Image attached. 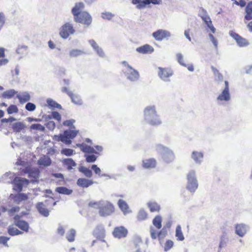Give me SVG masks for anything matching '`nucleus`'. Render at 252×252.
I'll return each instance as SVG.
<instances>
[{"instance_id":"obj_1","label":"nucleus","mask_w":252,"mask_h":252,"mask_svg":"<svg viewBox=\"0 0 252 252\" xmlns=\"http://www.w3.org/2000/svg\"><path fill=\"white\" fill-rule=\"evenodd\" d=\"M144 121L147 124L154 126H158L161 124V121L157 114L154 105L147 106L144 111Z\"/></svg>"},{"instance_id":"obj_2","label":"nucleus","mask_w":252,"mask_h":252,"mask_svg":"<svg viewBox=\"0 0 252 252\" xmlns=\"http://www.w3.org/2000/svg\"><path fill=\"white\" fill-rule=\"evenodd\" d=\"M187 189L191 193H193L198 187V181L194 170L190 171L187 175Z\"/></svg>"},{"instance_id":"obj_3","label":"nucleus","mask_w":252,"mask_h":252,"mask_svg":"<svg viewBox=\"0 0 252 252\" xmlns=\"http://www.w3.org/2000/svg\"><path fill=\"white\" fill-rule=\"evenodd\" d=\"M156 148L157 151L161 155L162 158L165 162L169 163L174 159V153L169 148L160 144L157 145Z\"/></svg>"},{"instance_id":"obj_4","label":"nucleus","mask_w":252,"mask_h":252,"mask_svg":"<svg viewBox=\"0 0 252 252\" xmlns=\"http://www.w3.org/2000/svg\"><path fill=\"white\" fill-rule=\"evenodd\" d=\"M78 132V130H66L63 134L60 136H55L56 139L58 141H61L66 145H69L71 143V139L74 138Z\"/></svg>"},{"instance_id":"obj_5","label":"nucleus","mask_w":252,"mask_h":252,"mask_svg":"<svg viewBox=\"0 0 252 252\" xmlns=\"http://www.w3.org/2000/svg\"><path fill=\"white\" fill-rule=\"evenodd\" d=\"M114 211V208L110 202L103 200L100 206L99 213L100 216L106 217L111 215Z\"/></svg>"},{"instance_id":"obj_6","label":"nucleus","mask_w":252,"mask_h":252,"mask_svg":"<svg viewBox=\"0 0 252 252\" xmlns=\"http://www.w3.org/2000/svg\"><path fill=\"white\" fill-rule=\"evenodd\" d=\"M74 21L86 25H89L92 21L91 16L86 11H82L81 13L74 18Z\"/></svg>"},{"instance_id":"obj_7","label":"nucleus","mask_w":252,"mask_h":252,"mask_svg":"<svg viewBox=\"0 0 252 252\" xmlns=\"http://www.w3.org/2000/svg\"><path fill=\"white\" fill-rule=\"evenodd\" d=\"M124 71L126 78L131 81H135L139 77L138 72L129 65Z\"/></svg>"},{"instance_id":"obj_8","label":"nucleus","mask_w":252,"mask_h":252,"mask_svg":"<svg viewBox=\"0 0 252 252\" xmlns=\"http://www.w3.org/2000/svg\"><path fill=\"white\" fill-rule=\"evenodd\" d=\"M158 70V76L162 80L165 82L170 81L169 78L173 74V71L171 69L159 67Z\"/></svg>"},{"instance_id":"obj_9","label":"nucleus","mask_w":252,"mask_h":252,"mask_svg":"<svg viewBox=\"0 0 252 252\" xmlns=\"http://www.w3.org/2000/svg\"><path fill=\"white\" fill-rule=\"evenodd\" d=\"M29 183V180L25 178L16 177L13 180V189L17 191L20 192L22 190L23 186L25 185H28Z\"/></svg>"},{"instance_id":"obj_10","label":"nucleus","mask_w":252,"mask_h":252,"mask_svg":"<svg viewBox=\"0 0 252 252\" xmlns=\"http://www.w3.org/2000/svg\"><path fill=\"white\" fill-rule=\"evenodd\" d=\"M113 234L117 238H125L127 234V230L124 226L115 227L113 230Z\"/></svg>"},{"instance_id":"obj_11","label":"nucleus","mask_w":252,"mask_h":252,"mask_svg":"<svg viewBox=\"0 0 252 252\" xmlns=\"http://www.w3.org/2000/svg\"><path fill=\"white\" fill-rule=\"evenodd\" d=\"M235 228V233L240 237H243L249 229V226L244 223L237 224Z\"/></svg>"},{"instance_id":"obj_12","label":"nucleus","mask_w":252,"mask_h":252,"mask_svg":"<svg viewBox=\"0 0 252 252\" xmlns=\"http://www.w3.org/2000/svg\"><path fill=\"white\" fill-rule=\"evenodd\" d=\"M229 33L231 36L236 40L239 46L244 47L249 44V42L246 39L242 37L236 32H229Z\"/></svg>"},{"instance_id":"obj_13","label":"nucleus","mask_w":252,"mask_h":252,"mask_svg":"<svg viewBox=\"0 0 252 252\" xmlns=\"http://www.w3.org/2000/svg\"><path fill=\"white\" fill-rule=\"evenodd\" d=\"M230 99L231 95L229 91L227 90H223L217 98V100L220 102L219 104H221L223 101H229Z\"/></svg>"},{"instance_id":"obj_14","label":"nucleus","mask_w":252,"mask_h":252,"mask_svg":"<svg viewBox=\"0 0 252 252\" xmlns=\"http://www.w3.org/2000/svg\"><path fill=\"white\" fill-rule=\"evenodd\" d=\"M85 8V4L82 2H77L72 8L71 12L74 18L82 13L81 11Z\"/></svg>"},{"instance_id":"obj_15","label":"nucleus","mask_w":252,"mask_h":252,"mask_svg":"<svg viewBox=\"0 0 252 252\" xmlns=\"http://www.w3.org/2000/svg\"><path fill=\"white\" fill-rule=\"evenodd\" d=\"M136 51L139 53L146 54L153 53L154 49L153 47L149 44H145L143 46L137 48Z\"/></svg>"},{"instance_id":"obj_16","label":"nucleus","mask_w":252,"mask_h":252,"mask_svg":"<svg viewBox=\"0 0 252 252\" xmlns=\"http://www.w3.org/2000/svg\"><path fill=\"white\" fill-rule=\"evenodd\" d=\"M76 146L80 148L81 150L84 153L97 154V152L93 147L88 146L85 143L77 144Z\"/></svg>"},{"instance_id":"obj_17","label":"nucleus","mask_w":252,"mask_h":252,"mask_svg":"<svg viewBox=\"0 0 252 252\" xmlns=\"http://www.w3.org/2000/svg\"><path fill=\"white\" fill-rule=\"evenodd\" d=\"M93 184L94 182L92 180L83 178H79L77 181V185L82 188H88Z\"/></svg>"},{"instance_id":"obj_18","label":"nucleus","mask_w":252,"mask_h":252,"mask_svg":"<svg viewBox=\"0 0 252 252\" xmlns=\"http://www.w3.org/2000/svg\"><path fill=\"white\" fill-rule=\"evenodd\" d=\"M36 207L39 213L44 217H47L49 215V211L42 202L37 203Z\"/></svg>"},{"instance_id":"obj_19","label":"nucleus","mask_w":252,"mask_h":252,"mask_svg":"<svg viewBox=\"0 0 252 252\" xmlns=\"http://www.w3.org/2000/svg\"><path fill=\"white\" fill-rule=\"evenodd\" d=\"M16 97L21 103H25L31 99V95L27 92H24L21 94H17Z\"/></svg>"},{"instance_id":"obj_20","label":"nucleus","mask_w":252,"mask_h":252,"mask_svg":"<svg viewBox=\"0 0 252 252\" xmlns=\"http://www.w3.org/2000/svg\"><path fill=\"white\" fill-rule=\"evenodd\" d=\"M148 0H131V3L136 5V8L138 9H142L148 6Z\"/></svg>"},{"instance_id":"obj_21","label":"nucleus","mask_w":252,"mask_h":252,"mask_svg":"<svg viewBox=\"0 0 252 252\" xmlns=\"http://www.w3.org/2000/svg\"><path fill=\"white\" fill-rule=\"evenodd\" d=\"M11 127L14 132H20L26 127L25 124L23 122H19L11 124Z\"/></svg>"},{"instance_id":"obj_22","label":"nucleus","mask_w":252,"mask_h":252,"mask_svg":"<svg viewBox=\"0 0 252 252\" xmlns=\"http://www.w3.org/2000/svg\"><path fill=\"white\" fill-rule=\"evenodd\" d=\"M90 44L91 45L93 49L96 51L97 54L101 57H104V53L103 50L100 48L97 43L94 40H90L89 41Z\"/></svg>"},{"instance_id":"obj_23","label":"nucleus","mask_w":252,"mask_h":252,"mask_svg":"<svg viewBox=\"0 0 252 252\" xmlns=\"http://www.w3.org/2000/svg\"><path fill=\"white\" fill-rule=\"evenodd\" d=\"M37 163L40 165H43L44 166H49L51 164V159L48 156H43L41 157L37 161Z\"/></svg>"},{"instance_id":"obj_24","label":"nucleus","mask_w":252,"mask_h":252,"mask_svg":"<svg viewBox=\"0 0 252 252\" xmlns=\"http://www.w3.org/2000/svg\"><path fill=\"white\" fill-rule=\"evenodd\" d=\"M118 204L125 215L130 213V211L129 210L128 206L125 201L120 199L118 201Z\"/></svg>"},{"instance_id":"obj_25","label":"nucleus","mask_w":252,"mask_h":252,"mask_svg":"<svg viewBox=\"0 0 252 252\" xmlns=\"http://www.w3.org/2000/svg\"><path fill=\"white\" fill-rule=\"evenodd\" d=\"M153 37L158 41L166 38L170 36V32H153Z\"/></svg>"},{"instance_id":"obj_26","label":"nucleus","mask_w":252,"mask_h":252,"mask_svg":"<svg viewBox=\"0 0 252 252\" xmlns=\"http://www.w3.org/2000/svg\"><path fill=\"white\" fill-rule=\"evenodd\" d=\"M203 154L201 152L194 151L192 153L191 158L196 163L200 164L203 159Z\"/></svg>"},{"instance_id":"obj_27","label":"nucleus","mask_w":252,"mask_h":252,"mask_svg":"<svg viewBox=\"0 0 252 252\" xmlns=\"http://www.w3.org/2000/svg\"><path fill=\"white\" fill-rule=\"evenodd\" d=\"M156 161L154 158L145 159L143 161V166L145 168H151L155 167Z\"/></svg>"},{"instance_id":"obj_28","label":"nucleus","mask_w":252,"mask_h":252,"mask_svg":"<svg viewBox=\"0 0 252 252\" xmlns=\"http://www.w3.org/2000/svg\"><path fill=\"white\" fill-rule=\"evenodd\" d=\"M15 225L24 231L28 232L29 231V223L25 220L16 221Z\"/></svg>"},{"instance_id":"obj_29","label":"nucleus","mask_w":252,"mask_h":252,"mask_svg":"<svg viewBox=\"0 0 252 252\" xmlns=\"http://www.w3.org/2000/svg\"><path fill=\"white\" fill-rule=\"evenodd\" d=\"M28 198V196L26 194L20 193L14 196L13 200L16 203L19 204L21 201L27 200Z\"/></svg>"},{"instance_id":"obj_30","label":"nucleus","mask_w":252,"mask_h":252,"mask_svg":"<svg viewBox=\"0 0 252 252\" xmlns=\"http://www.w3.org/2000/svg\"><path fill=\"white\" fill-rule=\"evenodd\" d=\"M63 163L67 166V169L69 170L73 169V167H75L77 165L75 162L70 158L63 159Z\"/></svg>"},{"instance_id":"obj_31","label":"nucleus","mask_w":252,"mask_h":252,"mask_svg":"<svg viewBox=\"0 0 252 252\" xmlns=\"http://www.w3.org/2000/svg\"><path fill=\"white\" fill-rule=\"evenodd\" d=\"M8 233L11 236H15L23 234V232L19 230L13 225H10L7 229Z\"/></svg>"},{"instance_id":"obj_32","label":"nucleus","mask_w":252,"mask_h":252,"mask_svg":"<svg viewBox=\"0 0 252 252\" xmlns=\"http://www.w3.org/2000/svg\"><path fill=\"white\" fill-rule=\"evenodd\" d=\"M79 172L82 173L86 177L91 178L93 176V172L91 169L83 166L78 168Z\"/></svg>"},{"instance_id":"obj_33","label":"nucleus","mask_w":252,"mask_h":252,"mask_svg":"<svg viewBox=\"0 0 252 252\" xmlns=\"http://www.w3.org/2000/svg\"><path fill=\"white\" fill-rule=\"evenodd\" d=\"M104 229L102 226H97L93 231V234L97 238L102 237L104 234Z\"/></svg>"},{"instance_id":"obj_34","label":"nucleus","mask_w":252,"mask_h":252,"mask_svg":"<svg viewBox=\"0 0 252 252\" xmlns=\"http://www.w3.org/2000/svg\"><path fill=\"white\" fill-rule=\"evenodd\" d=\"M18 92L13 89H10L4 92L2 94V97L4 98L10 99L15 94H17Z\"/></svg>"},{"instance_id":"obj_35","label":"nucleus","mask_w":252,"mask_h":252,"mask_svg":"<svg viewBox=\"0 0 252 252\" xmlns=\"http://www.w3.org/2000/svg\"><path fill=\"white\" fill-rule=\"evenodd\" d=\"M56 191L58 192L60 194L69 195L72 193V190L69 189L64 187H59L56 188L55 189Z\"/></svg>"},{"instance_id":"obj_36","label":"nucleus","mask_w":252,"mask_h":252,"mask_svg":"<svg viewBox=\"0 0 252 252\" xmlns=\"http://www.w3.org/2000/svg\"><path fill=\"white\" fill-rule=\"evenodd\" d=\"M165 232V231H164L163 228L159 232H158L153 226H151L150 228L151 236L153 239H157L158 236H160L162 233H164Z\"/></svg>"},{"instance_id":"obj_37","label":"nucleus","mask_w":252,"mask_h":252,"mask_svg":"<svg viewBox=\"0 0 252 252\" xmlns=\"http://www.w3.org/2000/svg\"><path fill=\"white\" fill-rule=\"evenodd\" d=\"M148 206L151 212H158L160 210V207L158 204L154 201H151L148 203Z\"/></svg>"},{"instance_id":"obj_38","label":"nucleus","mask_w":252,"mask_h":252,"mask_svg":"<svg viewBox=\"0 0 252 252\" xmlns=\"http://www.w3.org/2000/svg\"><path fill=\"white\" fill-rule=\"evenodd\" d=\"M47 103L50 108L53 109L56 108L62 109V106L51 98H48L47 99Z\"/></svg>"},{"instance_id":"obj_39","label":"nucleus","mask_w":252,"mask_h":252,"mask_svg":"<svg viewBox=\"0 0 252 252\" xmlns=\"http://www.w3.org/2000/svg\"><path fill=\"white\" fill-rule=\"evenodd\" d=\"M162 218L160 216H157L153 220V225L157 228L160 229L161 228L162 225Z\"/></svg>"},{"instance_id":"obj_40","label":"nucleus","mask_w":252,"mask_h":252,"mask_svg":"<svg viewBox=\"0 0 252 252\" xmlns=\"http://www.w3.org/2000/svg\"><path fill=\"white\" fill-rule=\"evenodd\" d=\"M227 240V234L224 232H223L220 238L219 248L221 249L225 247L226 245Z\"/></svg>"},{"instance_id":"obj_41","label":"nucleus","mask_w":252,"mask_h":252,"mask_svg":"<svg viewBox=\"0 0 252 252\" xmlns=\"http://www.w3.org/2000/svg\"><path fill=\"white\" fill-rule=\"evenodd\" d=\"M202 19L212 32H215V28L213 27L211 19L208 15L202 18Z\"/></svg>"},{"instance_id":"obj_42","label":"nucleus","mask_w":252,"mask_h":252,"mask_svg":"<svg viewBox=\"0 0 252 252\" xmlns=\"http://www.w3.org/2000/svg\"><path fill=\"white\" fill-rule=\"evenodd\" d=\"M61 32H75V31L71 23H66L61 27Z\"/></svg>"},{"instance_id":"obj_43","label":"nucleus","mask_w":252,"mask_h":252,"mask_svg":"<svg viewBox=\"0 0 252 252\" xmlns=\"http://www.w3.org/2000/svg\"><path fill=\"white\" fill-rule=\"evenodd\" d=\"M175 236L177 237V240L179 241H183L185 239L180 225L176 227Z\"/></svg>"},{"instance_id":"obj_44","label":"nucleus","mask_w":252,"mask_h":252,"mask_svg":"<svg viewBox=\"0 0 252 252\" xmlns=\"http://www.w3.org/2000/svg\"><path fill=\"white\" fill-rule=\"evenodd\" d=\"M137 218L139 220L142 221L147 218V214L143 209H140L138 213Z\"/></svg>"},{"instance_id":"obj_45","label":"nucleus","mask_w":252,"mask_h":252,"mask_svg":"<svg viewBox=\"0 0 252 252\" xmlns=\"http://www.w3.org/2000/svg\"><path fill=\"white\" fill-rule=\"evenodd\" d=\"M76 234V231L74 229H71L66 234V238L69 242H73L74 240V237Z\"/></svg>"},{"instance_id":"obj_46","label":"nucleus","mask_w":252,"mask_h":252,"mask_svg":"<svg viewBox=\"0 0 252 252\" xmlns=\"http://www.w3.org/2000/svg\"><path fill=\"white\" fill-rule=\"evenodd\" d=\"M211 69L216 77V79L218 81H222L223 76L219 72V70L214 66H212Z\"/></svg>"},{"instance_id":"obj_47","label":"nucleus","mask_w":252,"mask_h":252,"mask_svg":"<svg viewBox=\"0 0 252 252\" xmlns=\"http://www.w3.org/2000/svg\"><path fill=\"white\" fill-rule=\"evenodd\" d=\"M70 97L71 98L72 101L75 104L78 105L82 104V100L79 95L72 94Z\"/></svg>"},{"instance_id":"obj_48","label":"nucleus","mask_w":252,"mask_h":252,"mask_svg":"<svg viewBox=\"0 0 252 252\" xmlns=\"http://www.w3.org/2000/svg\"><path fill=\"white\" fill-rule=\"evenodd\" d=\"M17 106L14 104H11L7 109V113L9 115L18 112Z\"/></svg>"},{"instance_id":"obj_49","label":"nucleus","mask_w":252,"mask_h":252,"mask_svg":"<svg viewBox=\"0 0 252 252\" xmlns=\"http://www.w3.org/2000/svg\"><path fill=\"white\" fill-rule=\"evenodd\" d=\"M101 18L104 20H111L115 15L110 12H104L101 13Z\"/></svg>"},{"instance_id":"obj_50","label":"nucleus","mask_w":252,"mask_h":252,"mask_svg":"<svg viewBox=\"0 0 252 252\" xmlns=\"http://www.w3.org/2000/svg\"><path fill=\"white\" fill-rule=\"evenodd\" d=\"M84 54V52L79 49H73L70 51L69 55L70 57H76Z\"/></svg>"},{"instance_id":"obj_51","label":"nucleus","mask_w":252,"mask_h":252,"mask_svg":"<svg viewBox=\"0 0 252 252\" xmlns=\"http://www.w3.org/2000/svg\"><path fill=\"white\" fill-rule=\"evenodd\" d=\"M31 129L39 130L40 131H44L45 130V127L40 124H33L31 125Z\"/></svg>"},{"instance_id":"obj_52","label":"nucleus","mask_w":252,"mask_h":252,"mask_svg":"<svg viewBox=\"0 0 252 252\" xmlns=\"http://www.w3.org/2000/svg\"><path fill=\"white\" fill-rule=\"evenodd\" d=\"M102 201H91L89 203V206L91 207L95 208V209H99L100 210V206L101 205V204L102 203Z\"/></svg>"},{"instance_id":"obj_53","label":"nucleus","mask_w":252,"mask_h":252,"mask_svg":"<svg viewBox=\"0 0 252 252\" xmlns=\"http://www.w3.org/2000/svg\"><path fill=\"white\" fill-rule=\"evenodd\" d=\"M25 172L29 174V177H32L34 178H37L39 175V172L38 171H33L30 169H26Z\"/></svg>"},{"instance_id":"obj_54","label":"nucleus","mask_w":252,"mask_h":252,"mask_svg":"<svg viewBox=\"0 0 252 252\" xmlns=\"http://www.w3.org/2000/svg\"><path fill=\"white\" fill-rule=\"evenodd\" d=\"M20 211V207L18 206H14L8 210V214L10 216H14V214Z\"/></svg>"},{"instance_id":"obj_55","label":"nucleus","mask_w":252,"mask_h":252,"mask_svg":"<svg viewBox=\"0 0 252 252\" xmlns=\"http://www.w3.org/2000/svg\"><path fill=\"white\" fill-rule=\"evenodd\" d=\"M85 157H86V161L89 163L94 162L97 158L94 155H85Z\"/></svg>"},{"instance_id":"obj_56","label":"nucleus","mask_w":252,"mask_h":252,"mask_svg":"<svg viewBox=\"0 0 252 252\" xmlns=\"http://www.w3.org/2000/svg\"><path fill=\"white\" fill-rule=\"evenodd\" d=\"M28 47L25 45L19 46L17 49V53L19 54H24L27 52Z\"/></svg>"},{"instance_id":"obj_57","label":"nucleus","mask_w":252,"mask_h":252,"mask_svg":"<svg viewBox=\"0 0 252 252\" xmlns=\"http://www.w3.org/2000/svg\"><path fill=\"white\" fill-rule=\"evenodd\" d=\"M61 153L66 156H71L73 154V150L71 149L64 148L61 151Z\"/></svg>"},{"instance_id":"obj_58","label":"nucleus","mask_w":252,"mask_h":252,"mask_svg":"<svg viewBox=\"0 0 252 252\" xmlns=\"http://www.w3.org/2000/svg\"><path fill=\"white\" fill-rule=\"evenodd\" d=\"M176 58L178 62L182 66H186V64L184 62L183 56L181 53H178L176 54Z\"/></svg>"},{"instance_id":"obj_59","label":"nucleus","mask_w":252,"mask_h":252,"mask_svg":"<svg viewBox=\"0 0 252 252\" xmlns=\"http://www.w3.org/2000/svg\"><path fill=\"white\" fill-rule=\"evenodd\" d=\"M25 108L29 111H33L36 108V106L32 103L28 102L26 104Z\"/></svg>"},{"instance_id":"obj_60","label":"nucleus","mask_w":252,"mask_h":252,"mask_svg":"<svg viewBox=\"0 0 252 252\" xmlns=\"http://www.w3.org/2000/svg\"><path fill=\"white\" fill-rule=\"evenodd\" d=\"M173 246V242L171 240H167L164 246V251L167 252Z\"/></svg>"},{"instance_id":"obj_61","label":"nucleus","mask_w":252,"mask_h":252,"mask_svg":"<svg viewBox=\"0 0 252 252\" xmlns=\"http://www.w3.org/2000/svg\"><path fill=\"white\" fill-rule=\"evenodd\" d=\"M10 238L5 236H0V244L3 245L6 247H8L7 244V241L9 240Z\"/></svg>"},{"instance_id":"obj_62","label":"nucleus","mask_w":252,"mask_h":252,"mask_svg":"<svg viewBox=\"0 0 252 252\" xmlns=\"http://www.w3.org/2000/svg\"><path fill=\"white\" fill-rule=\"evenodd\" d=\"M75 123V120L73 119H71L69 120L65 121L63 123V125L64 126H67L69 127H71L72 128H74V126H73V124Z\"/></svg>"},{"instance_id":"obj_63","label":"nucleus","mask_w":252,"mask_h":252,"mask_svg":"<svg viewBox=\"0 0 252 252\" xmlns=\"http://www.w3.org/2000/svg\"><path fill=\"white\" fill-rule=\"evenodd\" d=\"M46 126L50 130H53L55 127V123L53 121H49L46 124Z\"/></svg>"},{"instance_id":"obj_64","label":"nucleus","mask_w":252,"mask_h":252,"mask_svg":"<svg viewBox=\"0 0 252 252\" xmlns=\"http://www.w3.org/2000/svg\"><path fill=\"white\" fill-rule=\"evenodd\" d=\"M246 13H252V1L249 2L245 8Z\"/></svg>"}]
</instances>
